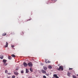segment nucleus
Masks as SVG:
<instances>
[{"label": "nucleus", "mask_w": 78, "mask_h": 78, "mask_svg": "<svg viewBox=\"0 0 78 78\" xmlns=\"http://www.w3.org/2000/svg\"><path fill=\"white\" fill-rule=\"evenodd\" d=\"M55 2H57L58 0H54Z\"/></svg>", "instance_id": "nucleus-30"}, {"label": "nucleus", "mask_w": 78, "mask_h": 78, "mask_svg": "<svg viewBox=\"0 0 78 78\" xmlns=\"http://www.w3.org/2000/svg\"><path fill=\"white\" fill-rule=\"evenodd\" d=\"M72 69H73V68H69V70H72Z\"/></svg>", "instance_id": "nucleus-28"}, {"label": "nucleus", "mask_w": 78, "mask_h": 78, "mask_svg": "<svg viewBox=\"0 0 78 78\" xmlns=\"http://www.w3.org/2000/svg\"><path fill=\"white\" fill-rule=\"evenodd\" d=\"M2 36H6V33H4L2 34Z\"/></svg>", "instance_id": "nucleus-14"}, {"label": "nucleus", "mask_w": 78, "mask_h": 78, "mask_svg": "<svg viewBox=\"0 0 78 78\" xmlns=\"http://www.w3.org/2000/svg\"><path fill=\"white\" fill-rule=\"evenodd\" d=\"M45 75H47V76H49V74H48L46 73Z\"/></svg>", "instance_id": "nucleus-29"}, {"label": "nucleus", "mask_w": 78, "mask_h": 78, "mask_svg": "<svg viewBox=\"0 0 78 78\" xmlns=\"http://www.w3.org/2000/svg\"><path fill=\"white\" fill-rule=\"evenodd\" d=\"M26 73H28V72H29V70L27 69H26Z\"/></svg>", "instance_id": "nucleus-11"}, {"label": "nucleus", "mask_w": 78, "mask_h": 78, "mask_svg": "<svg viewBox=\"0 0 78 78\" xmlns=\"http://www.w3.org/2000/svg\"><path fill=\"white\" fill-rule=\"evenodd\" d=\"M43 78H47V77H46V76H43Z\"/></svg>", "instance_id": "nucleus-24"}, {"label": "nucleus", "mask_w": 78, "mask_h": 78, "mask_svg": "<svg viewBox=\"0 0 78 78\" xmlns=\"http://www.w3.org/2000/svg\"><path fill=\"white\" fill-rule=\"evenodd\" d=\"M48 68L50 69H51L52 68V67H51V66H50L48 67Z\"/></svg>", "instance_id": "nucleus-17"}, {"label": "nucleus", "mask_w": 78, "mask_h": 78, "mask_svg": "<svg viewBox=\"0 0 78 78\" xmlns=\"http://www.w3.org/2000/svg\"><path fill=\"white\" fill-rule=\"evenodd\" d=\"M57 70H58L59 71H60V70H62V71H63V70H64V68H63V66H60L59 67V68L58 69H57Z\"/></svg>", "instance_id": "nucleus-1"}, {"label": "nucleus", "mask_w": 78, "mask_h": 78, "mask_svg": "<svg viewBox=\"0 0 78 78\" xmlns=\"http://www.w3.org/2000/svg\"><path fill=\"white\" fill-rule=\"evenodd\" d=\"M70 74H71V73L68 72L67 73V76H69V77H70Z\"/></svg>", "instance_id": "nucleus-6"}, {"label": "nucleus", "mask_w": 78, "mask_h": 78, "mask_svg": "<svg viewBox=\"0 0 78 78\" xmlns=\"http://www.w3.org/2000/svg\"><path fill=\"white\" fill-rule=\"evenodd\" d=\"M8 70H5V73H8Z\"/></svg>", "instance_id": "nucleus-21"}, {"label": "nucleus", "mask_w": 78, "mask_h": 78, "mask_svg": "<svg viewBox=\"0 0 78 78\" xmlns=\"http://www.w3.org/2000/svg\"><path fill=\"white\" fill-rule=\"evenodd\" d=\"M7 60H6L4 59L3 60V62L4 63H6V62Z\"/></svg>", "instance_id": "nucleus-8"}, {"label": "nucleus", "mask_w": 78, "mask_h": 78, "mask_svg": "<svg viewBox=\"0 0 78 78\" xmlns=\"http://www.w3.org/2000/svg\"><path fill=\"white\" fill-rule=\"evenodd\" d=\"M23 65L24 67H27L28 66V64L25 62H24L23 63Z\"/></svg>", "instance_id": "nucleus-3"}, {"label": "nucleus", "mask_w": 78, "mask_h": 78, "mask_svg": "<svg viewBox=\"0 0 78 78\" xmlns=\"http://www.w3.org/2000/svg\"><path fill=\"white\" fill-rule=\"evenodd\" d=\"M43 69L44 70H46L47 69V68L46 66H43Z\"/></svg>", "instance_id": "nucleus-10"}, {"label": "nucleus", "mask_w": 78, "mask_h": 78, "mask_svg": "<svg viewBox=\"0 0 78 78\" xmlns=\"http://www.w3.org/2000/svg\"><path fill=\"white\" fill-rule=\"evenodd\" d=\"M11 73H7V75H11Z\"/></svg>", "instance_id": "nucleus-26"}, {"label": "nucleus", "mask_w": 78, "mask_h": 78, "mask_svg": "<svg viewBox=\"0 0 78 78\" xmlns=\"http://www.w3.org/2000/svg\"><path fill=\"white\" fill-rule=\"evenodd\" d=\"M30 72H33V69H32V68H30Z\"/></svg>", "instance_id": "nucleus-19"}, {"label": "nucleus", "mask_w": 78, "mask_h": 78, "mask_svg": "<svg viewBox=\"0 0 78 78\" xmlns=\"http://www.w3.org/2000/svg\"><path fill=\"white\" fill-rule=\"evenodd\" d=\"M21 73H23V71H21Z\"/></svg>", "instance_id": "nucleus-25"}, {"label": "nucleus", "mask_w": 78, "mask_h": 78, "mask_svg": "<svg viewBox=\"0 0 78 78\" xmlns=\"http://www.w3.org/2000/svg\"><path fill=\"white\" fill-rule=\"evenodd\" d=\"M31 78V77H30V78Z\"/></svg>", "instance_id": "nucleus-33"}, {"label": "nucleus", "mask_w": 78, "mask_h": 78, "mask_svg": "<svg viewBox=\"0 0 78 78\" xmlns=\"http://www.w3.org/2000/svg\"><path fill=\"white\" fill-rule=\"evenodd\" d=\"M6 45L5 46V47H8V42H6Z\"/></svg>", "instance_id": "nucleus-9"}, {"label": "nucleus", "mask_w": 78, "mask_h": 78, "mask_svg": "<svg viewBox=\"0 0 78 78\" xmlns=\"http://www.w3.org/2000/svg\"><path fill=\"white\" fill-rule=\"evenodd\" d=\"M53 0H51L52 1H53Z\"/></svg>", "instance_id": "nucleus-32"}, {"label": "nucleus", "mask_w": 78, "mask_h": 78, "mask_svg": "<svg viewBox=\"0 0 78 78\" xmlns=\"http://www.w3.org/2000/svg\"><path fill=\"white\" fill-rule=\"evenodd\" d=\"M73 78H76V76H75V75H73Z\"/></svg>", "instance_id": "nucleus-18"}, {"label": "nucleus", "mask_w": 78, "mask_h": 78, "mask_svg": "<svg viewBox=\"0 0 78 78\" xmlns=\"http://www.w3.org/2000/svg\"><path fill=\"white\" fill-rule=\"evenodd\" d=\"M41 71L43 73H46V71L45 70L42 69L41 70Z\"/></svg>", "instance_id": "nucleus-4"}, {"label": "nucleus", "mask_w": 78, "mask_h": 78, "mask_svg": "<svg viewBox=\"0 0 78 78\" xmlns=\"http://www.w3.org/2000/svg\"><path fill=\"white\" fill-rule=\"evenodd\" d=\"M15 77H16V76H13L12 77V78H15Z\"/></svg>", "instance_id": "nucleus-23"}, {"label": "nucleus", "mask_w": 78, "mask_h": 78, "mask_svg": "<svg viewBox=\"0 0 78 78\" xmlns=\"http://www.w3.org/2000/svg\"><path fill=\"white\" fill-rule=\"evenodd\" d=\"M11 56L12 57H13V58H15V57H16V55H14V54H12L11 55Z\"/></svg>", "instance_id": "nucleus-16"}, {"label": "nucleus", "mask_w": 78, "mask_h": 78, "mask_svg": "<svg viewBox=\"0 0 78 78\" xmlns=\"http://www.w3.org/2000/svg\"><path fill=\"white\" fill-rule=\"evenodd\" d=\"M28 65L29 67H32L33 66V63L31 62H30L28 63Z\"/></svg>", "instance_id": "nucleus-2"}, {"label": "nucleus", "mask_w": 78, "mask_h": 78, "mask_svg": "<svg viewBox=\"0 0 78 78\" xmlns=\"http://www.w3.org/2000/svg\"><path fill=\"white\" fill-rule=\"evenodd\" d=\"M3 55H1L0 56V58L1 59H3Z\"/></svg>", "instance_id": "nucleus-7"}, {"label": "nucleus", "mask_w": 78, "mask_h": 78, "mask_svg": "<svg viewBox=\"0 0 78 78\" xmlns=\"http://www.w3.org/2000/svg\"><path fill=\"white\" fill-rule=\"evenodd\" d=\"M11 47H12V48H13V47H14V45H11Z\"/></svg>", "instance_id": "nucleus-27"}, {"label": "nucleus", "mask_w": 78, "mask_h": 78, "mask_svg": "<svg viewBox=\"0 0 78 78\" xmlns=\"http://www.w3.org/2000/svg\"><path fill=\"white\" fill-rule=\"evenodd\" d=\"M16 70H19V69H16Z\"/></svg>", "instance_id": "nucleus-31"}, {"label": "nucleus", "mask_w": 78, "mask_h": 78, "mask_svg": "<svg viewBox=\"0 0 78 78\" xmlns=\"http://www.w3.org/2000/svg\"><path fill=\"white\" fill-rule=\"evenodd\" d=\"M45 62H46V64H47V63H48H48H49V62H49V61H48V62H47V60L46 59H45Z\"/></svg>", "instance_id": "nucleus-15"}, {"label": "nucleus", "mask_w": 78, "mask_h": 78, "mask_svg": "<svg viewBox=\"0 0 78 78\" xmlns=\"http://www.w3.org/2000/svg\"><path fill=\"white\" fill-rule=\"evenodd\" d=\"M31 20V19H28L27 20V22H28V21H29V20Z\"/></svg>", "instance_id": "nucleus-22"}, {"label": "nucleus", "mask_w": 78, "mask_h": 78, "mask_svg": "<svg viewBox=\"0 0 78 78\" xmlns=\"http://www.w3.org/2000/svg\"><path fill=\"white\" fill-rule=\"evenodd\" d=\"M9 57L8 58L9 59H12V57H11L8 56Z\"/></svg>", "instance_id": "nucleus-13"}, {"label": "nucleus", "mask_w": 78, "mask_h": 78, "mask_svg": "<svg viewBox=\"0 0 78 78\" xmlns=\"http://www.w3.org/2000/svg\"><path fill=\"white\" fill-rule=\"evenodd\" d=\"M7 65H8V64L7 63L4 64V65L5 66H7Z\"/></svg>", "instance_id": "nucleus-20"}, {"label": "nucleus", "mask_w": 78, "mask_h": 78, "mask_svg": "<svg viewBox=\"0 0 78 78\" xmlns=\"http://www.w3.org/2000/svg\"><path fill=\"white\" fill-rule=\"evenodd\" d=\"M14 74L16 75H19V73L16 72H14Z\"/></svg>", "instance_id": "nucleus-12"}, {"label": "nucleus", "mask_w": 78, "mask_h": 78, "mask_svg": "<svg viewBox=\"0 0 78 78\" xmlns=\"http://www.w3.org/2000/svg\"><path fill=\"white\" fill-rule=\"evenodd\" d=\"M53 76H54V77H55V78H59V77H58V76H57V75H56V74H54Z\"/></svg>", "instance_id": "nucleus-5"}]
</instances>
